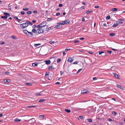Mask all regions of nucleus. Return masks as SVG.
Masks as SVG:
<instances>
[{
  "mask_svg": "<svg viewBox=\"0 0 125 125\" xmlns=\"http://www.w3.org/2000/svg\"><path fill=\"white\" fill-rule=\"evenodd\" d=\"M37 30L39 33H42L44 31V29L43 28L38 27V25H37Z\"/></svg>",
  "mask_w": 125,
  "mask_h": 125,
  "instance_id": "1",
  "label": "nucleus"
},
{
  "mask_svg": "<svg viewBox=\"0 0 125 125\" xmlns=\"http://www.w3.org/2000/svg\"><path fill=\"white\" fill-rule=\"evenodd\" d=\"M47 22L45 21H44L42 22L40 24L38 25V27L43 28L46 25Z\"/></svg>",
  "mask_w": 125,
  "mask_h": 125,
  "instance_id": "2",
  "label": "nucleus"
},
{
  "mask_svg": "<svg viewBox=\"0 0 125 125\" xmlns=\"http://www.w3.org/2000/svg\"><path fill=\"white\" fill-rule=\"evenodd\" d=\"M28 26L27 23L26 22L21 24L20 25V27L21 29L24 28Z\"/></svg>",
  "mask_w": 125,
  "mask_h": 125,
  "instance_id": "3",
  "label": "nucleus"
},
{
  "mask_svg": "<svg viewBox=\"0 0 125 125\" xmlns=\"http://www.w3.org/2000/svg\"><path fill=\"white\" fill-rule=\"evenodd\" d=\"M73 58H71V57H69L67 60V61L68 62L71 63L73 62Z\"/></svg>",
  "mask_w": 125,
  "mask_h": 125,
  "instance_id": "4",
  "label": "nucleus"
},
{
  "mask_svg": "<svg viewBox=\"0 0 125 125\" xmlns=\"http://www.w3.org/2000/svg\"><path fill=\"white\" fill-rule=\"evenodd\" d=\"M89 92L87 90L84 89L82 91V93L84 94L86 93H88Z\"/></svg>",
  "mask_w": 125,
  "mask_h": 125,
  "instance_id": "5",
  "label": "nucleus"
},
{
  "mask_svg": "<svg viewBox=\"0 0 125 125\" xmlns=\"http://www.w3.org/2000/svg\"><path fill=\"white\" fill-rule=\"evenodd\" d=\"M27 35L29 36L32 37L33 36V34L32 32L28 31Z\"/></svg>",
  "mask_w": 125,
  "mask_h": 125,
  "instance_id": "6",
  "label": "nucleus"
},
{
  "mask_svg": "<svg viewBox=\"0 0 125 125\" xmlns=\"http://www.w3.org/2000/svg\"><path fill=\"white\" fill-rule=\"evenodd\" d=\"M4 81L5 83H10V80L9 79H4Z\"/></svg>",
  "mask_w": 125,
  "mask_h": 125,
  "instance_id": "7",
  "label": "nucleus"
},
{
  "mask_svg": "<svg viewBox=\"0 0 125 125\" xmlns=\"http://www.w3.org/2000/svg\"><path fill=\"white\" fill-rule=\"evenodd\" d=\"M55 68H53L52 66H50L48 67V69L49 70H52L54 69Z\"/></svg>",
  "mask_w": 125,
  "mask_h": 125,
  "instance_id": "8",
  "label": "nucleus"
},
{
  "mask_svg": "<svg viewBox=\"0 0 125 125\" xmlns=\"http://www.w3.org/2000/svg\"><path fill=\"white\" fill-rule=\"evenodd\" d=\"M4 14L6 16H7V17H10V14L9 13H8L7 12H4Z\"/></svg>",
  "mask_w": 125,
  "mask_h": 125,
  "instance_id": "9",
  "label": "nucleus"
},
{
  "mask_svg": "<svg viewBox=\"0 0 125 125\" xmlns=\"http://www.w3.org/2000/svg\"><path fill=\"white\" fill-rule=\"evenodd\" d=\"M62 26L61 25H59V24L58 25H56L55 26V28H58V29H60L62 28Z\"/></svg>",
  "mask_w": 125,
  "mask_h": 125,
  "instance_id": "10",
  "label": "nucleus"
},
{
  "mask_svg": "<svg viewBox=\"0 0 125 125\" xmlns=\"http://www.w3.org/2000/svg\"><path fill=\"white\" fill-rule=\"evenodd\" d=\"M116 85L117 87L121 89L122 90L124 89L120 85L117 84H116Z\"/></svg>",
  "mask_w": 125,
  "mask_h": 125,
  "instance_id": "11",
  "label": "nucleus"
},
{
  "mask_svg": "<svg viewBox=\"0 0 125 125\" xmlns=\"http://www.w3.org/2000/svg\"><path fill=\"white\" fill-rule=\"evenodd\" d=\"M92 11L91 10H87L86 11V12L84 13V14H85L86 13V14L90 13H92Z\"/></svg>",
  "mask_w": 125,
  "mask_h": 125,
  "instance_id": "12",
  "label": "nucleus"
},
{
  "mask_svg": "<svg viewBox=\"0 0 125 125\" xmlns=\"http://www.w3.org/2000/svg\"><path fill=\"white\" fill-rule=\"evenodd\" d=\"M26 22L27 23L28 26L29 24L31 25H32L33 24V23H31L30 21H26Z\"/></svg>",
  "mask_w": 125,
  "mask_h": 125,
  "instance_id": "13",
  "label": "nucleus"
},
{
  "mask_svg": "<svg viewBox=\"0 0 125 125\" xmlns=\"http://www.w3.org/2000/svg\"><path fill=\"white\" fill-rule=\"evenodd\" d=\"M38 63L37 62L34 63H32V65L33 66H35L37 65Z\"/></svg>",
  "mask_w": 125,
  "mask_h": 125,
  "instance_id": "14",
  "label": "nucleus"
},
{
  "mask_svg": "<svg viewBox=\"0 0 125 125\" xmlns=\"http://www.w3.org/2000/svg\"><path fill=\"white\" fill-rule=\"evenodd\" d=\"M45 62L47 64H49L51 63V61L50 60L46 61Z\"/></svg>",
  "mask_w": 125,
  "mask_h": 125,
  "instance_id": "15",
  "label": "nucleus"
},
{
  "mask_svg": "<svg viewBox=\"0 0 125 125\" xmlns=\"http://www.w3.org/2000/svg\"><path fill=\"white\" fill-rule=\"evenodd\" d=\"M70 21L69 20H68L66 21H64L65 24H67L69 23L70 22Z\"/></svg>",
  "mask_w": 125,
  "mask_h": 125,
  "instance_id": "16",
  "label": "nucleus"
},
{
  "mask_svg": "<svg viewBox=\"0 0 125 125\" xmlns=\"http://www.w3.org/2000/svg\"><path fill=\"white\" fill-rule=\"evenodd\" d=\"M14 121L15 122H20L21 121V120L16 118L14 119Z\"/></svg>",
  "mask_w": 125,
  "mask_h": 125,
  "instance_id": "17",
  "label": "nucleus"
},
{
  "mask_svg": "<svg viewBox=\"0 0 125 125\" xmlns=\"http://www.w3.org/2000/svg\"><path fill=\"white\" fill-rule=\"evenodd\" d=\"M119 24L118 23H115L112 26V27H115L118 26Z\"/></svg>",
  "mask_w": 125,
  "mask_h": 125,
  "instance_id": "18",
  "label": "nucleus"
},
{
  "mask_svg": "<svg viewBox=\"0 0 125 125\" xmlns=\"http://www.w3.org/2000/svg\"><path fill=\"white\" fill-rule=\"evenodd\" d=\"M65 111L68 113H70L71 112V110L69 109H65Z\"/></svg>",
  "mask_w": 125,
  "mask_h": 125,
  "instance_id": "19",
  "label": "nucleus"
},
{
  "mask_svg": "<svg viewBox=\"0 0 125 125\" xmlns=\"http://www.w3.org/2000/svg\"><path fill=\"white\" fill-rule=\"evenodd\" d=\"M25 84L29 86H31L32 84L31 83H25Z\"/></svg>",
  "mask_w": 125,
  "mask_h": 125,
  "instance_id": "20",
  "label": "nucleus"
},
{
  "mask_svg": "<svg viewBox=\"0 0 125 125\" xmlns=\"http://www.w3.org/2000/svg\"><path fill=\"white\" fill-rule=\"evenodd\" d=\"M117 10V9L116 8H112L111 10V11H116Z\"/></svg>",
  "mask_w": 125,
  "mask_h": 125,
  "instance_id": "21",
  "label": "nucleus"
},
{
  "mask_svg": "<svg viewBox=\"0 0 125 125\" xmlns=\"http://www.w3.org/2000/svg\"><path fill=\"white\" fill-rule=\"evenodd\" d=\"M32 32L34 33H36L37 31V30L35 29H33L32 31Z\"/></svg>",
  "mask_w": 125,
  "mask_h": 125,
  "instance_id": "22",
  "label": "nucleus"
},
{
  "mask_svg": "<svg viewBox=\"0 0 125 125\" xmlns=\"http://www.w3.org/2000/svg\"><path fill=\"white\" fill-rule=\"evenodd\" d=\"M114 75L115 77L116 78H118V74H117L116 73H114Z\"/></svg>",
  "mask_w": 125,
  "mask_h": 125,
  "instance_id": "23",
  "label": "nucleus"
},
{
  "mask_svg": "<svg viewBox=\"0 0 125 125\" xmlns=\"http://www.w3.org/2000/svg\"><path fill=\"white\" fill-rule=\"evenodd\" d=\"M45 99H40L39 101V102H43L44 101H45Z\"/></svg>",
  "mask_w": 125,
  "mask_h": 125,
  "instance_id": "24",
  "label": "nucleus"
},
{
  "mask_svg": "<svg viewBox=\"0 0 125 125\" xmlns=\"http://www.w3.org/2000/svg\"><path fill=\"white\" fill-rule=\"evenodd\" d=\"M28 31L27 30H25L23 31V32L24 33L26 34L27 35V34H28Z\"/></svg>",
  "mask_w": 125,
  "mask_h": 125,
  "instance_id": "25",
  "label": "nucleus"
},
{
  "mask_svg": "<svg viewBox=\"0 0 125 125\" xmlns=\"http://www.w3.org/2000/svg\"><path fill=\"white\" fill-rule=\"evenodd\" d=\"M110 35L111 36H113L115 35V34L114 33H110Z\"/></svg>",
  "mask_w": 125,
  "mask_h": 125,
  "instance_id": "26",
  "label": "nucleus"
},
{
  "mask_svg": "<svg viewBox=\"0 0 125 125\" xmlns=\"http://www.w3.org/2000/svg\"><path fill=\"white\" fill-rule=\"evenodd\" d=\"M49 73V72H46V77H48V75Z\"/></svg>",
  "mask_w": 125,
  "mask_h": 125,
  "instance_id": "27",
  "label": "nucleus"
},
{
  "mask_svg": "<svg viewBox=\"0 0 125 125\" xmlns=\"http://www.w3.org/2000/svg\"><path fill=\"white\" fill-rule=\"evenodd\" d=\"M57 24H61L62 25H64V24H65V23H64V22L63 21V22H62V23H60V22H58L57 23Z\"/></svg>",
  "mask_w": 125,
  "mask_h": 125,
  "instance_id": "28",
  "label": "nucleus"
},
{
  "mask_svg": "<svg viewBox=\"0 0 125 125\" xmlns=\"http://www.w3.org/2000/svg\"><path fill=\"white\" fill-rule=\"evenodd\" d=\"M53 20V19L51 18H48L47 19V21H51Z\"/></svg>",
  "mask_w": 125,
  "mask_h": 125,
  "instance_id": "29",
  "label": "nucleus"
},
{
  "mask_svg": "<svg viewBox=\"0 0 125 125\" xmlns=\"http://www.w3.org/2000/svg\"><path fill=\"white\" fill-rule=\"evenodd\" d=\"M49 42L51 44H54L55 43V42L53 41H51Z\"/></svg>",
  "mask_w": 125,
  "mask_h": 125,
  "instance_id": "30",
  "label": "nucleus"
},
{
  "mask_svg": "<svg viewBox=\"0 0 125 125\" xmlns=\"http://www.w3.org/2000/svg\"><path fill=\"white\" fill-rule=\"evenodd\" d=\"M1 19L4 18V19H6L7 18V16H6L5 15V16H1Z\"/></svg>",
  "mask_w": 125,
  "mask_h": 125,
  "instance_id": "31",
  "label": "nucleus"
},
{
  "mask_svg": "<svg viewBox=\"0 0 125 125\" xmlns=\"http://www.w3.org/2000/svg\"><path fill=\"white\" fill-rule=\"evenodd\" d=\"M29 9L28 8H23V10L24 11H27L29 10Z\"/></svg>",
  "mask_w": 125,
  "mask_h": 125,
  "instance_id": "32",
  "label": "nucleus"
},
{
  "mask_svg": "<svg viewBox=\"0 0 125 125\" xmlns=\"http://www.w3.org/2000/svg\"><path fill=\"white\" fill-rule=\"evenodd\" d=\"M102 54H102V56H104L106 55H107V54H106V53H105L104 52V53H103Z\"/></svg>",
  "mask_w": 125,
  "mask_h": 125,
  "instance_id": "33",
  "label": "nucleus"
},
{
  "mask_svg": "<svg viewBox=\"0 0 125 125\" xmlns=\"http://www.w3.org/2000/svg\"><path fill=\"white\" fill-rule=\"evenodd\" d=\"M41 45V44L40 43H39V44H35L34 45L35 46V47H37L38 46H39Z\"/></svg>",
  "mask_w": 125,
  "mask_h": 125,
  "instance_id": "34",
  "label": "nucleus"
},
{
  "mask_svg": "<svg viewBox=\"0 0 125 125\" xmlns=\"http://www.w3.org/2000/svg\"><path fill=\"white\" fill-rule=\"evenodd\" d=\"M112 114H113L116 115L117 114V113L115 111H113L112 112Z\"/></svg>",
  "mask_w": 125,
  "mask_h": 125,
  "instance_id": "35",
  "label": "nucleus"
},
{
  "mask_svg": "<svg viewBox=\"0 0 125 125\" xmlns=\"http://www.w3.org/2000/svg\"><path fill=\"white\" fill-rule=\"evenodd\" d=\"M110 16L109 15L107 17H106V19H110Z\"/></svg>",
  "mask_w": 125,
  "mask_h": 125,
  "instance_id": "36",
  "label": "nucleus"
},
{
  "mask_svg": "<svg viewBox=\"0 0 125 125\" xmlns=\"http://www.w3.org/2000/svg\"><path fill=\"white\" fill-rule=\"evenodd\" d=\"M51 29V27H49V28H46V31H48V30H50Z\"/></svg>",
  "mask_w": 125,
  "mask_h": 125,
  "instance_id": "37",
  "label": "nucleus"
},
{
  "mask_svg": "<svg viewBox=\"0 0 125 125\" xmlns=\"http://www.w3.org/2000/svg\"><path fill=\"white\" fill-rule=\"evenodd\" d=\"M31 11H28L27 12V13L29 14H30L31 13Z\"/></svg>",
  "mask_w": 125,
  "mask_h": 125,
  "instance_id": "38",
  "label": "nucleus"
},
{
  "mask_svg": "<svg viewBox=\"0 0 125 125\" xmlns=\"http://www.w3.org/2000/svg\"><path fill=\"white\" fill-rule=\"evenodd\" d=\"M88 52V53H90V54H94V52H91V51H89V52Z\"/></svg>",
  "mask_w": 125,
  "mask_h": 125,
  "instance_id": "39",
  "label": "nucleus"
},
{
  "mask_svg": "<svg viewBox=\"0 0 125 125\" xmlns=\"http://www.w3.org/2000/svg\"><path fill=\"white\" fill-rule=\"evenodd\" d=\"M44 115H41L39 116V117L41 118H44Z\"/></svg>",
  "mask_w": 125,
  "mask_h": 125,
  "instance_id": "40",
  "label": "nucleus"
},
{
  "mask_svg": "<svg viewBox=\"0 0 125 125\" xmlns=\"http://www.w3.org/2000/svg\"><path fill=\"white\" fill-rule=\"evenodd\" d=\"M88 120L89 122H92V120L91 119H88Z\"/></svg>",
  "mask_w": 125,
  "mask_h": 125,
  "instance_id": "41",
  "label": "nucleus"
},
{
  "mask_svg": "<svg viewBox=\"0 0 125 125\" xmlns=\"http://www.w3.org/2000/svg\"><path fill=\"white\" fill-rule=\"evenodd\" d=\"M61 59H58L57 61V63H58L61 61Z\"/></svg>",
  "mask_w": 125,
  "mask_h": 125,
  "instance_id": "42",
  "label": "nucleus"
},
{
  "mask_svg": "<svg viewBox=\"0 0 125 125\" xmlns=\"http://www.w3.org/2000/svg\"><path fill=\"white\" fill-rule=\"evenodd\" d=\"M104 53V52H102V51H101V52H99V54H102L103 53Z\"/></svg>",
  "mask_w": 125,
  "mask_h": 125,
  "instance_id": "43",
  "label": "nucleus"
},
{
  "mask_svg": "<svg viewBox=\"0 0 125 125\" xmlns=\"http://www.w3.org/2000/svg\"><path fill=\"white\" fill-rule=\"evenodd\" d=\"M21 14H22V15H24L25 14V12L23 11H21Z\"/></svg>",
  "mask_w": 125,
  "mask_h": 125,
  "instance_id": "44",
  "label": "nucleus"
},
{
  "mask_svg": "<svg viewBox=\"0 0 125 125\" xmlns=\"http://www.w3.org/2000/svg\"><path fill=\"white\" fill-rule=\"evenodd\" d=\"M36 95L37 96H40L41 95V94L39 93H36Z\"/></svg>",
  "mask_w": 125,
  "mask_h": 125,
  "instance_id": "45",
  "label": "nucleus"
},
{
  "mask_svg": "<svg viewBox=\"0 0 125 125\" xmlns=\"http://www.w3.org/2000/svg\"><path fill=\"white\" fill-rule=\"evenodd\" d=\"M79 42V40H77L75 41L74 42V43H76L78 42Z\"/></svg>",
  "mask_w": 125,
  "mask_h": 125,
  "instance_id": "46",
  "label": "nucleus"
},
{
  "mask_svg": "<svg viewBox=\"0 0 125 125\" xmlns=\"http://www.w3.org/2000/svg\"><path fill=\"white\" fill-rule=\"evenodd\" d=\"M64 73V71H60V73L61 75H62Z\"/></svg>",
  "mask_w": 125,
  "mask_h": 125,
  "instance_id": "47",
  "label": "nucleus"
},
{
  "mask_svg": "<svg viewBox=\"0 0 125 125\" xmlns=\"http://www.w3.org/2000/svg\"><path fill=\"white\" fill-rule=\"evenodd\" d=\"M107 52L110 54L112 52V51H107Z\"/></svg>",
  "mask_w": 125,
  "mask_h": 125,
  "instance_id": "48",
  "label": "nucleus"
},
{
  "mask_svg": "<svg viewBox=\"0 0 125 125\" xmlns=\"http://www.w3.org/2000/svg\"><path fill=\"white\" fill-rule=\"evenodd\" d=\"M62 4H60L59 5V7H62Z\"/></svg>",
  "mask_w": 125,
  "mask_h": 125,
  "instance_id": "49",
  "label": "nucleus"
},
{
  "mask_svg": "<svg viewBox=\"0 0 125 125\" xmlns=\"http://www.w3.org/2000/svg\"><path fill=\"white\" fill-rule=\"evenodd\" d=\"M78 63V62H74L73 63L74 64H77Z\"/></svg>",
  "mask_w": 125,
  "mask_h": 125,
  "instance_id": "50",
  "label": "nucleus"
},
{
  "mask_svg": "<svg viewBox=\"0 0 125 125\" xmlns=\"http://www.w3.org/2000/svg\"><path fill=\"white\" fill-rule=\"evenodd\" d=\"M82 70V69H81L79 70L77 72V73H78L79 72H80V71Z\"/></svg>",
  "mask_w": 125,
  "mask_h": 125,
  "instance_id": "51",
  "label": "nucleus"
},
{
  "mask_svg": "<svg viewBox=\"0 0 125 125\" xmlns=\"http://www.w3.org/2000/svg\"><path fill=\"white\" fill-rule=\"evenodd\" d=\"M79 118L81 119H83V117L82 116H79Z\"/></svg>",
  "mask_w": 125,
  "mask_h": 125,
  "instance_id": "52",
  "label": "nucleus"
},
{
  "mask_svg": "<svg viewBox=\"0 0 125 125\" xmlns=\"http://www.w3.org/2000/svg\"><path fill=\"white\" fill-rule=\"evenodd\" d=\"M93 79L94 80H95L97 79V78L96 77H94L93 78Z\"/></svg>",
  "mask_w": 125,
  "mask_h": 125,
  "instance_id": "53",
  "label": "nucleus"
},
{
  "mask_svg": "<svg viewBox=\"0 0 125 125\" xmlns=\"http://www.w3.org/2000/svg\"><path fill=\"white\" fill-rule=\"evenodd\" d=\"M99 6H98V5L95 6L94 7L95 8H99Z\"/></svg>",
  "mask_w": 125,
  "mask_h": 125,
  "instance_id": "54",
  "label": "nucleus"
},
{
  "mask_svg": "<svg viewBox=\"0 0 125 125\" xmlns=\"http://www.w3.org/2000/svg\"><path fill=\"white\" fill-rule=\"evenodd\" d=\"M60 14V13H57L56 14V15L57 16H58Z\"/></svg>",
  "mask_w": 125,
  "mask_h": 125,
  "instance_id": "55",
  "label": "nucleus"
},
{
  "mask_svg": "<svg viewBox=\"0 0 125 125\" xmlns=\"http://www.w3.org/2000/svg\"><path fill=\"white\" fill-rule=\"evenodd\" d=\"M14 19H17V20H18V17H16V16H14Z\"/></svg>",
  "mask_w": 125,
  "mask_h": 125,
  "instance_id": "56",
  "label": "nucleus"
},
{
  "mask_svg": "<svg viewBox=\"0 0 125 125\" xmlns=\"http://www.w3.org/2000/svg\"><path fill=\"white\" fill-rule=\"evenodd\" d=\"M60 84V82H57L55 83V84H56V85L59 84Z\"/></svg>",
  "mask_w": 125,
  "mask_h": 125,
  "instance_id": "57",
  "label": "nucleus"
},
{
  "mask_svg": "<svg viewBox=\"0 0 125 125\" xmlns=\"http://www.w3.org/2000/svg\"><path fill=\"white\" fill-rule=\"evenodd\" d=\"M108 121H112V120L111 119L108 118Z\"/></svg>",
  "mask_w": 125,
  "mask_h": 125,
  "instance_id": "58",
  "label": "nucleus"
},
{
  "mask_svg": "<svg viewBox=\"0 0 125 125\" xmlns=\"http://www.w3.org/2000/svg\"><path fill=\"white\" fill-rule=\"evenodd\" d=\"M103 25L104 27H107V25L105 23H104L103 24Z\"/></svg>",
  "mask_w": 125,
  "mask_h": 125,
  "instance_id": "59",
  "label": "nucleus"
},
{
  "mask_svg": "<svg viewBox=\"0 0 125 125\" xmlns=\"http://www.w3.org/2000/svg\"><path fill=\"white\" fill-rule=\"evenodd\" d=\"M33 12L35 13H37V11H34Z\"/></svg>",
  "mask_w": 125,
  "mask_h": 125,
  "instance_id": "60",
  "label": "nucleus"
},
{
  "mask_svg": "<svg viewBox=\"0 0 125 125\" xmlns=\"http://www.w3.org/2000/svg\"><path fill=\"white\" fill-rule=\"evenodd\" d=\"M71 49H66L65 50V51L66 52L67 51H68V50H70Z\"/></svg>",
  "mask_w": 125,
  "mask_h": 125,
  "instance_id": "61",
  "label": "nucleus"
},
{
  "mask_svg": "<svg viewBox=\"0 0 125 125\" xmlns=\"http://www.w3.org/2000/svg\"><path fill=\"white\" fill-rule=\"evenodd\" d=\"M11 37L13 39H15L16 38V37L15 36H12Z\"/></svg>",
  "mask_w": 125,
  "mask_h": 125,
  "instance_id": "62",
  "label": "nucleus"
},
{
  "mask_svg": "<svg viewBox=\"0 0 125 125\" xmlns=\"http://www.w3.org/2000/svg\"><path fill=\"white\" fill-rule=\"evenodd\" d=\"M117 22H118V23H119L120 24H121V23H123V22H122L120 21H117Z\"/></svg>",
  "mask_w": 125,
  "mask_h": 125,
  "instance_id": "63",
  "label": "nucleus"
},
{
  "mask_svg": "<svg viewBox=\"0 0 125 125\" xmlns=\"http://www.w3.org/2000/svg\"><path fill=\"white\" fill-rule=\"evenodd\" d=\"M33 27L34 28H35L36 27H37V26L35 25H33Z\"/></svg>",
  "mask_w": 125,
  "mask_h": 125,
  "instance_id": "64",
  "label": "nucleus"
}]
</instances>
